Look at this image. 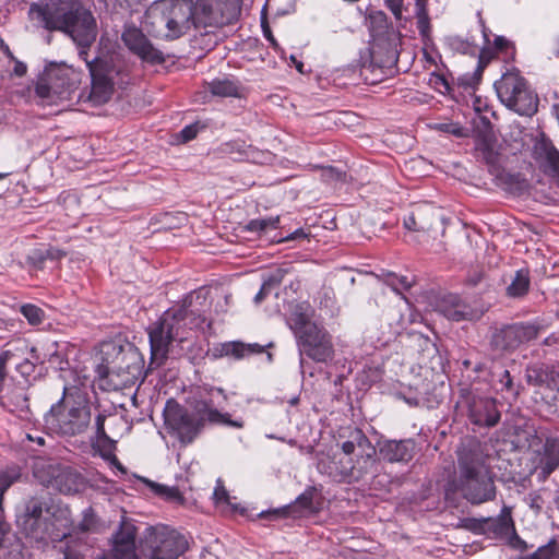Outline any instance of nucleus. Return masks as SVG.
<instances>
[{"instance_id":"de8ad7c7","label":"nucleus","mask_w":559,"mask_h":559,"mask_svg":"<svg viewBox=\"0 0 559 559\" xmlns=\"http://www.w3.org/2000/svg\"><path fill=\"white\" fill-rule=\"evenodd\" d=\"M449 46L462 53H467L472 50V45L469 41L464 40L460 36H451L448 38Z\"/></svg>"},{"instance_id":"bf43d9fd","label":"nucleus","mask_w":559,"mask_h":559,"mask_svg":"<svg viewBox=\"0 0 559 559\" xmlns=\"http://www.w3.org/2000/svg\"><path fill=\"white\" fill-rule=\"evenodd\" d=\"M14 61V69H13V73L16 75V76H23L26 74V71H27V67L24 62L17 60L15 58Z\"/></svg>"},{"instance_id":"79ce46f5","label":"nucleus","mask_w":559,"mask_h":559,"mask_svg":"<svg viewBox=\"0 0 559 559\" xmlns=\"http://www.w3.org/2000/svg\"><path fill=\"white\" fill-rule=\"evenodd\" d=\"M464 499L474 506L491 501L496 497V491H463Z\"/></svg>"},{"instance_id":"4468645a","label":"nucleus","mask_w":559,"mask_h":559,"mask_svg":"<svg viewBox=\"0 0 559 559\" xmlns=\"http://www.w3.org/2000/svg\"><path fill=\"white\" fill-rule=\"evenodd\" d=\"M71 88L72 83L67 71L61 68L52 67L45 70L43 75L39 76L35 92L39 98L55 103L59 99H68Z\"/></svg>"},{"instance_id":"c9c22d12","label":"nucleus","mask_w":559,"mask_h":559,"mask_svg":"<svg viewBox=\"0 0 559 559\" xmlns=\"http://www.w3.org/2000/svg\"><path fill=\"white\" fill-rule=\"evenodd\" d=\"M522 559H559V549L555 540L540 546L535 552Z\"/></svg>"},{"instance_id":"774afa93","label":"nucleus","mask_w":559,"mask_h":559,"mask_svg":"<svg viewBox=\"0 0 559 559\" xmlns=\"http://www.w3.org/2000/svg\"><path fill=\"white\" fill-rule=\"evenodd\" d=\"M306 237H307V235L304 231V229L299 228V229L295 230L293 234H290L289 236L285 237L283 240L288 241V240H295V239L306 238Z\"/></svg>"},{"instance_id":"69168bd1","label":"nucleus","mask_w":559,"mask_h":559,"mask_svg":"<svg viewBox=\"0 0 559 559\" xmlns=\"http://www.w3.org/2000/svg\"><path fill=\"white\" fill-rule=\"evenodd\" d=\"M105 416L98 415L96 417V431L98 436H105V427H104Z\"/></svg>"},{"instance_id":"338daca9","label":"nucleus","mask_w":559,"mask_h":559,"mask_svg":"<svg viewBox=\"0 0 559 559\" xmlns=\"http://www.w3.org/2000/svg\"><path fill=\"white\" fill-rule=\"evenodd\" d=\"M0 50L10 60H15V57H14L13 52L11 51L10 47L3 41V39H0Z\"/></svg>"},{"instance_id":"1a4fd4ad","label":"nucleus","mask_w":559,"mask_h":559,"mask_svg":"<svg viewBox=\"0 0 559 559\" xmlns=\"http://www.w3.org/2000/svg\"><path fill=\"white\" fill-rule=\"evenodd\" d=\"M140 547L151 559H178L188 549V540L176 530L157 525L146 528Z\"/></svg>"},{"instance_id":"f257e3e1","label":"nucleus","mask_w":559,"mask_h":559,"mask_svg":"<svg viewBox=\"0 0 559 559\" xmlns=\"http://www.w3.org/2000/svg\"><path fill=\"white\" fill-rule=\"evenodd\" d=\"M29 14L45 29L61 32L75 44L87 45L96 40V19L81 0H50L45 4H33Z\"/></svg>"},{"instance_id":"f8f14e48","label":"nucleus","mask_w":559,"mask_h":559,"mask_svg":"<svg viewBox=\"0 0 559 559\" xmlns=\"http://www.w3.org/2000/svg\"><path fill=\"white\" fill-rule=\"evenodd\" d=\"M166 426L179 438L182 443H190L201 429L202 423L194 415L188 413L174 400L167 401L164 408Z\"/></svg>"},{"instance_id":"393cba45","label":"nucleus","mask_w":559,"mask_h":559,"mask_svg":"<svg viewBox=\"0 0 559 559\" xmlns=\"http://www.w3.org/2000/svg\"><path fill=\"white\" fill-rule=\"evenodd\" d=\"M486 535L488 536L497 537L515 534L514 524L511 518V511L507 507L502 509V512L499 516L486 518Z\"/></svg>"},{"instance_id":"a19ab883","label":"nucleus","mask_w":559,"mask_h":559,"mask_svg":"<svg viewBox=\"0 0 559 559\" xmlns=\"http://www.w3.org/2000/svg\"><path fill=\"white\" fill-rule=\"evenodd\" d=\"M21 312L33 325L39 324L44 318V311L39 307L31 304L22 306Z\"/></svg>"},{"instance_id":"6e6d98bb","label":"nucleus","mask_w":559,"mask_h":559,"mask_svg":"<svg viewBox=\"0 0 559 559\" xmlns=\"http://www.w3.org/2000/svg\"><path fill=\"white\" fill-rule=\"evenodd\" d=\"M323 178L328 181L341 180L343 173L334 169L333 167H326L323 169Z\"/></svg>"},{"instance_id":"680f3d73","label":"nucleus","mask_w":559,"mask_h":559,"mask_svg":"<svg viewBox=\"0 0 559 559\" xmlns=\"http://www.w3.org/2000/svg\"><path fill=\"white\" fill-rule=\"evenodd\" d=\"M510 43L508 41V39H506L504 37L502 36H497L495 38V49L496 51H503L504 49H507L509 47Z\"/></svg>"},{"instance_id":"473e14b6","label":"nucleus","mask_w":559,"mask_h":559,"mask_svg":"<svg viewBox=\"0 0 559 559\" xmlns=\"http://www.w3.org/2000/svg\"><path fill=\"white\" fill-rule=\"evenodd\" d=\"M192 491H156L165 501L181 506V507H192L197 504V499L191 496H187V493H191Z\"/></svg>"},{"instance_id":"bb28decb","label":"nucleus","mask_w":559,"mask_h":559,"mask_svg":"<svg viewBox=\"0 0 559 559\" xmlns=\"http://www.w3.org/2000/svg\"><path fill=\"white\" fill-rule=\"evenodd\" d=\"M491 346L497 350H512L520 346L514 324L497 330L491 336Z\"/></svg>"},{"instance_id":"2f4dec72","label":"nucleus","mask_w":559,"mask_h":559,"mask_svg":"<svg viewBox=\"0 0 559 559\" xmlns=\"http://www.w3.org/2000/svg\"><path fill=\"white\" fill-rule=\"evenodd\" d=\"M78 528L82 533H99L105 528V525L98 520L93 509L88 508L83 512V519Z\"/></svg>"},{"instance_id":"052dcab7","label":"nucleus","mask_w":559,"mask_h":559,"mask_svg":"<svg viewBox=\"0 0 559 559\" xmlns=\"http://www.w3.org/2000/svg\"><path fill=\"white\" fill-rule=\"evenodd\" d=\"M93 43H90L87 45H83V44H76L78 47L80 48L79 50V57L80 59H82L83 61H85V63L87 64V62H92L93 60H88L87 59V56H88V48L92 46Z\"/></svg>"},{"instance_id":"49530a36","label":"nucleus","mask_w":559,"mask_h":559,"mask_svg":"<svg viewBox=\"0 0 559 559\" xmlns=\"http://www.w3.org/2000/svg\"><path fill=\"white\" fill-rule=\"evenodd\" d=\"M207 418L211 421H222L236 428H241L243 426L242 421L227 419V414H222L216 409H210L207 413Z\"/></svg>"},{"instance_id":"6e6552de","label":"nucleus","mask_w":559,"mask_h":559,"mask_svg":"<svg viewBox=\"0 0 559 559\" xmlns=\"http://www.w3.org/2000/svg\"><path fill=\"white\" fill-rule=\"evenodd\" d=\"M500 102L521 116H532L537 111L538 98L531 90L526 80L519 71L512 70L503 73L495 83Z\"/></svg>"},{"instance_id":"39448f33","label":"nucleus","mask_w":559,"mask_h":559,"mask_svg":"<svg viewBox=\"0 0 559 559\" xmlns=\"http://www.w3.org/2000/svg\"><path fill=\"white\" fill-rule=\"evenodd\" d=\"M17 524L23 534L38 547L49 542H61L70 536L67 528V519L56 518L49 508L44 509L41 501L29 500L24 513L17 519Z\"/></svg>"},{"instance_id":"f3484780","label":"nucleus","mask_w":559,"mask_h":559,"mask_svg":"<svg viewBox=\"0 0 559 559\" xmlns=\"http://www.w3.org/2000/svg\"><path fill=\"white\" fill-rule=\"evenodd\" d=\"M121 39L129 50L141 60L153 64L163 63L165 61L163 52L153 46L141 29L128 27L123 31Z\"/></svg>"},{"instance_id":"0eeeda50","label":"nucleus","mask_w":559,"mask_h":559,"mask_svg":"<svg viewBox=\"0 0 559 559\" xmlns=\"http://www.w3.org/2000/svg\"><path fill=\"white\" fill-rule=\"evenodd\" d=\"M91 421L90 407L84 401L62 397L45 416L46 426L62 436H76L86 430Z\"/></svg>"},{"instance_id":"13d9d810","label":"nucleus","mask_w":559,"mask_h":559,"mask_svg":"<svg viewBox=\"0 0 559 559\" xmlns=\"http://www.w3.org/2000/svg\"><path fill=\"white\" fill-rule=\"evenodd\" d=\"M9 527L5 523L0 521V549L7 547L5 543L8 539Z\"/></svg>"},{"instance_id":"a878e982","label":"nucleus","mask_w":559,"mask_h":559,"mask_svg":"<svg viewBox=\"0 0 559 559\" xmlns=\"http://www.w3.org/2000/svg\"><path fill=\"white\" fill-rule=\"evenodd\" d=\"M290 329L294 330L296 336H300L302 332L307 331L309 326L317 324L311 322V309L308 305L299 304L293 309L288 319Z\"/></svg>"},{"instance_id":"5fc2aeb1","label":"nucleus","mask_w":559,"mask_h":559,"mask_svg":"<svg viewBox=\"0 0 559 559\" xmlns=\"http://www.w3.org/2000/svg\"><path fill=\"white\" fill-rule=\"evenodd\" d=\"M493 58V53L490 49H483L479 53L478 60V71H483V69L487 66V63Z\"/></svg>"},{"instance_id":"58836bf2","label":"nucleus","mask_w":559,"mask_h":559,"mask_svg":"<svg viewBox=\"0 0 559 559\" xmlns=\"http://www.w3.org/2000/svg\"><path fill=\"white\" fill-rule=\"evenodd\" d=\"M433 129L443 133L452 134L456 138H465L468 135V130L463 128L457 122H441L436 123Z\"/></svg>"},{"instance_id":"dca6fc26","label":"nucleus","mask_w":559,"mask_h":559,"mask_svg":"<svg viewBox=\"0 0 559 559\" xmlns=\"http://www.w3.org/2000/svg\"><path fill=\"white\" fill-rule=\"evenodd\" d=\"M465 405L467 416L474 425L492 427L496 426L500 419L496 401L491 397L471 395L466 397Z\"/></svg>"},{"instance_id":"cd10ccee","label":"nucleus","mask_w":559,"mask_h":559,"mask_svg":"<svg viewBox=\"0 0 559 559\" xmlns=\"http://www.w3.org/2000/svg\"><path fill=\"white\" fill-rule=\"evenodd\" d=\"M230 153H238L240 157L251 160L253 163L262 164L271 158L270 153L259 152L251 145H246L245 142H231L227 144Z\"/></svg>"},{"instance_id":"0e129e2a","label":"nucleus","mask_w":559,"mask_h":559,"mask_svg":"<svg viewBox=\"0 0 559 559\" xmlns=\"http://www.w3.org/2000/svg\"><path fill=\"white\" fill-rule=\"evenodd\" d=\"M500 382L502 383L503 388L507 390H510L512 388V379H511L510 372L508 370L503 371Z\"/></svg>"},{"instance_id":"a18cd8bd","label":"nucleus","mask_w":559,"mask_h":559,"mask_svg":"<svg viewBox=\"0 0 559 559\" xmlns=\"http://www.w3.org/2000/svg\"><path fill=\"white\" fill-rule=\"evenodd\" d=\"M476 150L480 153L481 158L487 164H493L497 159V154L487 141H481L477 144Z\"/></svg>"},{"instance_id":"412c9836","label":"nucleus","mask_w":559,"mask_h":559,"mask_svg":"<svg viewBox=\"0 0 559 559\" xmlns=\"http://www.w3.org/2000/svg\"><path fill=\"white\" fill-rule=\"evenodd\" d=\"M534 155L545 173L559 180V152L544 135L534 144Z\"/></svg>"},{"instance_id":"f704fd0d","label":"nucleus","mask_w":559,"mask_h":559,"mask_svg":"<svg viewBox=\"0 0 559 559\" xmlns=\"http://www.w3.org/2000/svg\"><path fill=\"white\" fill-rule=\"evenodd\" d=\"M486 525H487L486 518H481V519L465 518V519L460 520L457 527L464 528V530L472 532L474 534H477V535H486L487 534Z\"/></svg>"},{"instance_id":"c03bdc74","label":"nucleus","mask_w":559,"mask_h":559,"mask_svg":"<svg viewBox=\"0 0 559 559\" xmlns=\"http://www.w3.org/2000/svg\"><path fill=\"white\" fill-rule=\"evenodd\" d=\"M282 273L281 271L278 270L276 274L270 276L266 281H264L261 289L259 290V293L255 295L254 297V302L255 304H260L266 294H269L270 289L280 284V282L282 281Z\"/></svg>"},{"instance_id":"37998d69","label":"nucleus","mask_w":559,"mask_h":559,"mask_svg":"<svg viewBox=\"0 0 559 559\" xmlns=\"http://www.w3.org/2000/svg\"><path fill=\"white\" fill-rule=\"evenodd\" d=\"M354 468L355 466L353 465L352 459H348L345 464L342 461L338 463L332 462V465L328 467L326 472L330 475H340L342 477H346L353 475Z\"/></svg>"},{"instance_id":"603ef678","label":"nucleus","mask_w":559,"mask_h":559,"mask_svg":"<svg viewBox=\"0 0 559 559\" xmlns=\"http://www.w3.org/2000/svg\"><path fill=\"white\" fill-rule=\"evenodd\" d=\"M198 131V124H189L180 131L179 136L182 142H188L197 136Z\"/></svg>"},{"instance_id":"423d86ee","label":"nucleus","mask_w":559,"mask_h":559,"mask_svg":"<svg viewBox=\"0 0 559 559\" xmlns=\"http://www.w3.org/2000/svg\"><path fill=\"white\" fill-rule=\"evenodd\" d=\"M186 317L185 308L169 309L148 328L152 361L156 365H162L167 358L173 342H183L187 338Z\"/></svg>"},{"instance_id":"7c9ffc66","label":"nucleus","mask_w":559,"mask_h":559,"mask_svg":"<svg viewBox=\"0 0 559 559\" xmlns=\"http://www.w3.org/2000/svg\"><path fill=\"white\" fill-rule=\"evenodd\" d=\"M209 88L215 96L231 97L238 95L237 85L228 79L213 80L211 83H209Z\"/></svg>"},{"instance_id":"2eb2a0df","label":"nucleus","mask_w":559,"mask_h":559,"mask_svg":"<svg viewBox=\"0 0 559 559\" xmlns=\"http://www.w3.org/2000/svg\"><path fill=\"white\" fill-rule=\"evenodd\" d=\"M298 338L300 354L307 355L317 362L332 359L334 348L331 335L322 326H309Z\"/></svg>"},{"instance_id":"ddd939ff","label":"nucleus","mask_w":559,"mask_h":559,"mask_svg":"<svg viewBox=\"0 0 559 559\" xmlns=\"http://www.w3.org/2000/svg\"><path fill=\"white\" fill-rule=\"evenodd\" d=\"M87 69L92 79L90 99L96 105L107 103L114 93L115 68L108 61L95 58L87 62Z\"/></svg>"},{"instance_id":"ea45409f","label":"nucleus","mask_w":559,"mask_h":559,"mask_svg":"<svg viewBox=\"0 0 559 559\" xmlns=\"http://www.w3.org/2000/svg\"><path fill=\"white\" fill-rule=\"evenodd\" d=\"M20 477L21 471L16 466L0 471V489H8L14 485Z\"/></svg>"},{"instance_id":"7ed1b4c3","label":"nucleus","mask_w":559,"mask_h":559,"mask_svg":"<svg viewBox=\"0 0 559 559\" xmlns=\"http://www.w3.org/2000/svg\"><path fill=\"white\" fill-rule=\"evenodd\" d=\"M100 354L99 374L112 390L135 384L141 376V359L135 348L110 342L102 345Z\"/></svg>"},{"instance_id":"8fccbe9b","label":"nucleus","mask_w":559,"mask_h":559,"mask_svg":"<svg viewBox=\"0 0 559 559\" xmlns=\"http://www.w3.org/2000/svg\"><path fill=\"white\" fill-rule=\"evenodd\" d=\"M388 283L395 292L408 289L412 286V282L406 276L390 275Z\"/></svg>"},{"instance_id":"4be33fe9","label":"nucleus","mask_w":559,"mask_h":559,"mask_svg":"<svg viewBox=\"0 0 559 559\" xmlns=\"http://www.w3.org/2000/svg\"><path fill=\"white\" fill-rule=\"evenodd\" d=\"M342 452L346 456L354 454L368 464L376 454V449L362 431L356 429L352 432L349 440L342 443Z\"/></svg>"},{"instance_id":"4d7b16f0","label":"nucleus","mask_w":559,"mask_h":559,"mask_svg":"<svg viewBox=\"0 0 559 559\" xmlns=\"http://www.w3.org/2000/svg\"><path fill=\"white\" fill-rule=\"evenodd\" d=\"M548 386L559 392V368L551 370Z\"/></svg>"},{"instance_id":"72a5a7b5","label":"nucleus","mask_w":559,"mask_h":559,"mask_svg":"<svg viewBox=\"0 0 559 559\" xmlns=\"http://www.w3.org/2000/svg\"><path fill=\"white\" fill-rule=\"evenodd\" d=\"M546 451L544 472L550 474L559 465V440L550 442Z\"/></svg>"},{"instance_id":"20e7f679","label":"nucleus","mask_w":559,"mask_h":559,"mask_svg":"<svg viewBox=\"0 0 559 559\" xmlns=\"http://www.w3.org/2000/svg\"><path fill=\"white\" fill-rule=\"evenodd\" d=\"M314 492L304 491L293 503L281 508L262 510L255 513L254 516L273 521L286 516L299 518L318 512L322 508L323 502ZM211 499L221 513H239L245 516H253V510H248L240 502H237L236 498L229 495V491H213Z\"/></svg>"},{"instance_id":"6ab92c4d","label":"nucleus","mask_w":559,"mask_h":559,"mask_svg":"<svg viewBox=\"0 0 559 559\" xmlns=\"http://www.w3.org/2000/svg\"><path fill=\"white\" fill-rule=\"evenodd\" d=\"M438 311L452 321L476 320L483 311L471 307L456 295H445L438 302Z\"/></svg>"},{"instance_id":"5701e85b","label":"nucleus","mask_w":559,"mask_h":559,"mask_svg":"<svg viewBox=\"0 0 559 559\" xmlns=\"http://www.w3.org/2000/svg\"><path fill=\"white\" fill-rule=\"evenodd\" d=\"M413 443L411 441H386L380 448V454L389 462H407L412 459Z\"/></svg>"},{"instance_id":"864d4df0","label":"nucleus","mask_w":559,"mask_h":559,"mask_svg":"<svg viewBox=\"0 0 559 559\" xmlns=\"http://www.w3.org/2000/svg\"><path fill=\"white\" fill-rule=\"evenodd\" d=\"M404 0H385L388 8L396 19L402 17Z\"/></svg>"},{"instance_id":"09e8293b","label":"nucleus","mask_w":559,"mask_h":559,"mask_svg":"<svg viewBox=\"0 0 559 559\" xmlns=\"http://www.w3.org/2000/svg\"><path fill=\"white\" fill-rule=\"evenodd\" d=\"M417 19V28L423 37H428L430 33V19L428 12L415 13Z\"/></svg>"},{"instance_id":"aec40b11","label":"nucleus","mask_w":559,"mask_h":559,"mask_svg":"<svg viewBox=\"0 0 559 559\" xmlns=\"http://www.w3.org/2000/svg\"><path fill=\"white\" fill-rule=\"evenodd\" d=\"M439 216L435 207L430 204L416 205L404 218V227L420 236L427 235L437 223Z\"/></svg>"},{"instance_id":"c756f323","label":"nucleus","mask_w":559,"mask_h":559,"mask_svg":"<svg viewBox=\"0 0 559 559\" xmlns=\"http://www.w3.org/2000/svg\"><path fill=\"white\" fill-rule=\"evenodd\" d=\"M530 287V278L527 272L520 270L515 273L514 278L508 286L507 292L511 297H522L525 295Z\"/></svg>"},{"instance_id":"a211bd4d","label":"nucleus","mask_w":559,"mask_h":559,"mask_svg":"<svg viewBox=\"0 0 559 559\" xmlns=\"http://www.w3.org/2000/svg\"><path fill=\"white\" fill-rule=\"evenodd\" d=\"M135 537L134 524L129 520H122L112 539L111 559H138Z\"/></svg>"},{"instance_id":"3c124183","label":"nucleus","mask_w":559,"mask_h":559,"mask_svg":"<svg viewBox=\"0 0 559 559\" xmlns=\"http://www.w3.org/2000/svg\"><path fill=\"white\" fill-rule=\"evenodd\" d=\"M14 357V353L5 349L0 354V391L7 377L5 366Z\"/></svg>"},{"instance_id":"4c0bfd02","label":"nucleus","mask_w":559,"mask_h":559,"mask_svg":"<svg viewBox=\"0 0 559 559\" xmlns=\"http://www.w3.org/2000/svg\"><path fill=\"white\" fill-rule=\"evenodd\" d=\"M280 224V217H267V218H259V219H252L248 223L247 229L250 231H266L269 229H275L277 228Z\"/></svg>"},{"instance_id":"f03ea898","label":"nucleus","mask_w":559,"mask_h":559,"mask_svg":"<svg viewBox=\"0 0 559 559\" xmlns=\"http://www.w3.org/2000/svg\"><path fill=\"white\" fill-rule=\"evenodd\" d=\"M145 28L155 36L177 39L194 25V4L191 0H159L145 13Z\"/></svg>"},{"instance_id":"9d476101","label":"nucleus","mask_w":559,"mask_h":559,"mask_svg":"<svg viewBox=\"0 0 559 559\" xmlns=\"http://www.w3.org/2000/svg\"><path fill=\"white\" fill-rule=\"evenodd\" d=\"M241 0H198L194 4L195 27H223L237 21Z\"/></svg>"},{"instance_id":"9b49d317","label":"nucleus","mask_w":559,"mask_h":559,"mask_svg":"<svg viewBox=\"0 0 559 559\" xmlns=\"http://www.w3.org/2000/svg\"><path fill=\"white\" fill-rule=\"evenodd\" d=\"M457 465L460 480L463 486L469 489H476L480 486L486 488L488 483H491L478 442L471 441L457 451Z\"/></svg>"},{"instance_id":"e2e57ef3","label":"nucleus","mask_w":559,"mask_h":559,"mask_svg":"<svg viewBox=\"0 0 559 559\" xmlns=\"http://www.w3.org/2000/svg\"><path fill=\"white\" fill-rule=\"evenodd\" d=\"M136 478H138L140 481H142L145 486L150 487L151 489H158V490H162V489H171L170 487L163 486V485H158V484L153 483V481H151L150 479L144 478V477H139V476H136Z\"/></svg>"},{"instance_id":"b1692460","label":"nucleus","mask_w":559,"mask_h":559,"mask_svg":"<svg viewBox=\"0 0 559 559\" xmlns=\"http://www.w3.org/2000/svg\"><path fill=\"white\" fill-rule=\"evenodd\" d=\"M264 352V346L252 343L245 344L242 342H227L221 345L219 349H215L214 357L218 356H233L237 359L245 358L253 354H261Z\"/></svg>"},{"instance_id":"c85d7f7f","label":"nucleus","mask_w":559,"mask_h":559,"mask_svg":"<svg viewBox=\"0 0 559 559\" xmlns=\"http://www.w3.org/2000/svg\"><path fill=\"white\" fill-rule=\"evenodd\" d=\"M83 478L72 473L69 468L61 471L58 475H55L51 480L47 484H44L46 487H51L52 489H68L71 490L72 487H79L82 485Z\"/></svg>"},{"instance_id":"e433bc0d","label":"nucleus","mask_w":559,"mask_h":559,"mask_svg":"<svg viewBox=\"0 0 559 559\" xmlns=\"http://www.w3.org/2000/svg\"><path fill=\"white\" fill-rule=\"evenodd\" d=\"M514 326L520 345L536 338L540 330L538 325L532 323H518Z\"/></svg>"}]
</instances>
